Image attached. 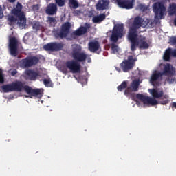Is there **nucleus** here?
Segmentation results:
<instances>
[{
	"label": "nucleus",
	"mask_w": 176,
	"mask_h": 176,
	"mask_svg": "<svg viewBox=\"0 0 176 176\" xmlns=\"http://www.w3.org/2000/svg\"><path fill=\"white\" fill-rule=\"evenodd\" d=\"M72 57L74 60L67 61L65 66L72 74H80L81 68L80 63H86L87 54L82 52V47L80 45L75 44L72 47Z\"/></svg>",
	"instance_id": "nucleus-1"
},
{
	"label": "nucleus",
	"mask_w": 176,
	"mask_h": 176,
	"mask_svg": "<svg viewBox=\"0 0 176 176\" xmlns=\"http://www.w3.org/2000/svg\"><path fill=\"white\" fill-rule=\"evenodd\" d=\"M12 13L14 16H10L8 17V21H10L11 24L17 23L18 19V24L19 27H25L27 24V18H25V14H24V12L23 11V5L18 2L16 5V8L12 9Z\"/></svg>",
	"instance_id": "nucleus-2"
},
{
	"label": "nucleus",
	"mask_w": 176,
	"mask_h": 176,
	"mask_svg": "<svg viewBox=\"0 0 176 176\" xmlns=\"http://www.w3.org/2000/svg\"><path fill=\"white\" fill-rule=\"evenodd\" d=\"M144 19L140 16L134 18L133 22L129 28L128 33V39L132 42V48H134L137 43V37L138 36V30L142 26Z\"/></svg>",
	"instance_id": "nucleus-3"
},
{
	"label": "nucleus",
	"mask_w": 176,
	"mask_h": 176,
	"mask_svg": "<svg viewBox=\"0 0 176 176\" xmlns=\"http://www.w3.org/2000/svg\"><path fill=\"white\" fill-rule=\"evenodd\" d=\"M136 62V57L129 56L127 59H124L122 63H120V67H116V69L118 72H120L121 69L123 72H130V71L135 67Z\"/></svg>",
	"instance_id": "nucleus-4"
},
{
	"label": "nucleus",
	"mask_w": 176,
	"mask_h": 176,
	"mask_svg": "<svg viewBox=\"0 0 176 176\" xmlns=\"http://www.w3.org/2000/svg\"><path fill=\"white\" fill-rule=\"evenodd\" d=\"M136 98L142 101L144 105H151L152 107H155V105H157L158 104H161L162 105L168 104V100H160L158 102L155 98L146 96L141 94H137Z\"/></svg>",
	"instance_id": "nucleus-5"
},
{
	"label": "nucleus",
	"mask_w": 176,
	"mask_h": 176,
	"mask_svg": "<svg viewBox=\"0 0 176 176\" xmlns=\"http://www.w3.org/2000/svg\"><path fill=\"white\" fill-rule=\"evenodd\" d=\"M166 6L163 2H156L153 6V11L156 20H163L166 16Z\"/></svg>",
	"instance_id": "nucleus-6"
},
{
	"label": "nucleus",
	"mask_w": 176,
	"mask_h": 176,
	"mask_svg": "<svg viewBox=\"0 0 176 176\" xmlns=\"http://www.w3.org/2000/svg\"><path fill=\"white\" fill-rule=\"evenodd\" d=\"M71 23L65 22L61 25L60 30H56L54 32V37L56 39H64V38H67L69 34V31H71Z\"/></svg>",
	"instance_id": "nucleus-7"
},
{
	"label": "nucleus",
	"mask_w": 176,
	"mask_h": 176,
	"mask_svg": "<svg viewBox=\"0 0 176 176\" xmlns=\"http://www.w3.org/2000/svg\"><path fill=\"white\" fill-rule=\"evenodd\" d=\"M123 30H124L123 24H117L114 25L111 36V42L116 43V42L119 41V38H122L123 36Z\"/></svg>",
	"instance_id": "nucleus-8"
},
{
	"label": "nucleus",
	"mask_w": 176,
	"mask_h": 176,
	"mask_svg": "<svg viewBox=\"0 0 176 176\" xmlns=\"http://www.w3.org/2000/svg\"><path fill=\"white\" fill-rule=\"evenodd\" d=\"M131 42V52H135L137 50V47H140V49H149V44L146 42V38L142 36H140V38L138 39V34L136 37V45H135L134 47L133 48V42Z\"/></svg>",
	"instance_id": "nucleus-9"
},
{
	"label": "nucleus",
	"mask_w": 176,
	"mask_h": 176,
	"mask_svg": "<svg viewBox=\"0 0 176 176\" xmlns=\"http://www.w3.org/2000/svg\"><path fill=\"white\" fill-rule=\"evenodd\" d=\"M64 44L63 43L52 42L43 45V49L46 52H60L63 50Z\"/></svg>",
	"instance_id": "nucleus-10"
},
{
	"label": "nucleus",
	"mask_w": 176,
	"mask_h": 176,
	"mask_svg": "<svg viewBox=\"0 0 176 176\" xmlns=\"http://www.w3.org/2000/svg\"><path fill=\"white\" fill-rule=\"evenodd\" d=\"M90 27H91V25H90L89 23H85V26H80L77 30L71 34L72 38H73V39H76L78 36H82V35L87 34Z\"/></svg>",
	"instance_id": "nucleus-11"
},
{
	"label": "nucleus",
	"mask_w": 176,
	"mask_h": 176,
	"mask_svg": "<svg viewBox=\"0 0 176 176\" xmlns=\"http://www.w3.org/2000/svg\"><path fill=\"white\" fill-rule=\"evenodd\" d=\"M39 63V58L36 56H28L21 60V65L24 68H30L36 65Z\"/></svg>",
	"instance_id": "nucleus-12"
},
{
	"label": "nucleus",
	"mask_w": 176,
	"mask_h": 176,
	"mask_svg": "<svg viewBox=\"0 0 176 176\" xmlns=\"http://www.w3.org/2000/svg\"><path fill=\"white\" fill-rule=\"evenodd\" d=\"M14 86V91H18L21 93V91H25L28 90L29 85H27L25 81L16 80L12 82Z\"/></svg>",
	"instance_id": "nucleus-13"
},
{
	"label": "nucleus",
	"mask_w": 176,
	"mask_h": 176,
	"mask_svg": "<svg viewBox=\"0 0 176 176\" xmlns=\"http://www.w3.org/2000/svg\"><path fill=\"white\" fill-rule=\"evenodd\" d=\"M163 78V73L157 71H155L151 76L150 83L153 86H160V80Z\"/></svg>",
	"instance_id": "nucleus-14"
},
{
	"label": "nucleus",
	"mask_w": 176,
	"mask_h": 176,
	"mask_svg": "<svg viewBox=\"0 0 176 176\" xmlns=\"http://www.w3.org/2000/svg\"><path fill=\"white\" fill-rule=\"evenodd\" d=\"M19 47V41H17V38L16 37H12L10 38V52L11 56L14 57H16L18 54L17 47Z\"/></svg>",
	"instance_id": "nucleus-15"
},
{
	"label": "nucleus",
	"mask_w": 176,
	"mask_h": 176,
	"mask_svg": "<svg viewBox=\"0 0 176 176\" xmlns=\"http://www.w3.org/2000/svg\"><path fill=\"white\" fill-rule=\"evenodd\" d=\"M88 50L91 53H97V52H99L100 53L101 52L100 42L97 40L89 41L88 43Z\"/></svg>",
	"instance_id": "nucleus-16"
},
{
	"label": "nucleus",
	"mask_w": 176,
	"mask_h": 176,
	"mask_svg": "<svg viewBox=\"0 0 176 176\" xmlns=\"http://www.w3.org/2000/svg\"><path fill=\"white\" fill-rule=\"evenodd\" d=\"M27 94L32 96V97H37L38 98H42L43 97V89H32V87H28Z\"/></svg>",
	"instance_id": "nucleus-17"
},
{
	"label": "nucleus",
	"mask_w": 176,
	"mask_h": 176,
	"mask_svg": "<svg viewBox=\"0 0 176 176\" xmlns=\"http://www.w3.org/2000/svg\"><path fill=\"white\" fill-rule=\"evenodd\" d=\"M39 76V72L32 69H26L24 72L23 77L29 80H36V78Z\"/></svg>",
	"instance_id": "nucleus-18"
},
{
	"label": "nucleus",
	"mask_w": 176,
	"mask_h": 176,
	"mask_svg": "<svg viewBox=\"0 0 176 176\" xmlns=\"http://www.w3.org/2000/svg\"><path fill=\"white\" fill-rule=\"evenodd\" d=\"M109 0H99L96 5V10H107L109 8Z\"/></svg>",
	"instance_id": "nucleus-19"
},
{
	"label": "nucleus",
	"mask_w": 176,
	"mask_h": 176,
	"mask_svg": "<svg viewBox=\"0 0 176 176\" xmlns=\"http://www.w3.org/2000/svg\"><path fill=\"white\" fill-rule=\"evenodd\" d=\"M133 2H134V0H132L131 1L127 0H122L118 1L117 3L118 6L120 8H122V9H133L134 6Z\"/></svg>",
	"instance_id": "nucleus-20"
},
{
	"label": "nucleus",
	"mask_w": 176,
	"mask_h": 176,
	"mask_svg": "<svg viewBox=\"0 0 176 176\" xmlns=\"http://www.w3.org/2000/svg\"><path fill=\"white\" fill-rule=\"evenodd\" d=\"M45 12L49 16H54L57 13V5L53 3L48 4Z\"/></svg>",
	"instance_id": "nucleus-21"
},
{
	"label": "nucleus",
	"mask_w": 176,
	"mask_h": 176,
	"mask_svg": "<svg viewBox=\"0 0 176 176\" xmlns=\"http://www.w3.org/2000/svg\"><path fill=\"white\" fill-rule=\"evenodd\" d=\"M163 75H175V68L171 65L170 63H166L164 66Z\"/></svg>",
	"instance_id": "nucleus-22"
},
{
	"label": "nucleus",
	"mask_w": 176,
	"mask_h": 176,
	"mask_svg": "<svg viewBox=\"0 0 176 176\" xmlns=\"http://www.w3.org/2000/svg\"><path fill=\"white\" fill-rule=\"evenodd\" d=\"M140 88V79L133 80L129 86H128V89L131 90V91L137 92L138 91V89Z\"/></svg>",
	"instance_id": "nucleus-23"
},
{
	"label": "nucleus",
	"mask_w": 176,
	"mask_h": 176,
	"mask_svg": "<svg viewBox=\"0 0 176 176\" xmlns=\"http://www.w3.org/2000/svg\"><path fill=\"white\" fill-rule=\"evenodd\" d=\"M149 93L153 97V98H160L164 94L163 91H157L156 89H148Z\"/></svg>",
	"instance_id": "nucleus-24"
},
{
	"label": "nucleus",
	"mask_w": 176,
	"mask_h": 176,
	"mask_svg": "<svg viewBox=\"0 0 176 176\" xmlns=\"http://www.w3.org/2000/svg\"><path fill=\"white\" fill-rule=\"evenodd\" d=\"M1 89L4 93H12V91H14L13 82H12L11 84L3 85L1 87Z\"/></svg>",
	"instance_id": "nucleus-25"
},
{
	"label": "nucleus",
	"mask_w": 176,
	"mask_h": 176,
	"mask_svg": "<svg viewBox=\"0 0 176 176\" xmlns=\"http://www.w3.org/2000/svg\"><path fill=\"white\" fill-rule=\"evenodd\" d=\"M107 16L105 14H100V15H97L93 17L92 21L93 23H101V21H104Z\"/></svg>",
	"instance_id": "nucleus-26"
},
{
	"label": "nucleus",
	"mask_w": 176,
	"mask_h": 176,
	"mask_svg": "<svg viewBox=\"0 0 176 176\" xmlns=\"http://www.w3.org/2000/svg\"><path fill=\"white\" fill-rule=\"evenodd\" d=\"M172 52H171V48H168L166 50L163 59L164 61H170V59L171 58Z\"/></svg>",
	"instance_id": "nucleus-27"
},
{
	"label": "nucleus",
	"mask_w": 176,
	"mask_h": 176,
	"mask_svg": "<svg viewBox=\"0 0 176 176\" xmlns=\"http://www.w3.org/2000/svg\"><path fill=\"white\" fill-rule=\"evenodd\" d=\"M69 5L73 9L79 8V3L76 0H69Z\"/></svg>",
	"instance_id": "nucleus-28"
},
{
	"label": "nucleus",
	"mask_w": 176,
	"mask_h": 176,
	"mask_svg": "<svg viewBox=\"0 0 176 176\" xmlns=\"http://www.w3.org/2000/svg\"><path fill=\"white\" fill-rule=\"evenodd\" d=\"M127 83H128V81L126 80V81H123L120 85H119L118 87H117V89L118 91H123V90H124L125 89H127Z\"/></svg>",
	"instance_id": "nucleus-29"
},
{
	"label": "nucleus",
	"mask_w": 176,
	"mask_h": 176,
	"mask_svg": "<svg viewBox=\"0 0 176 176\" xmlns=\"http://www.w3.org/2000/svg\"><path fill=\"white\" fill-rule=\"evenodd\" d=\"M47 23H49V24H50V25L54 26L55 24H57V21L56 20V18H54V17L48 16Z\"/></svg>",
	"instance_id": "nucleus-30"
},
{
	"label": "nucleus",
	"mask_w": 176,
	"mask_h": 176,
	"mask_svg": "<svg viewBox=\"0 0 176 176\" xmlns=\"http://www.w3.org/2000/svg\"><path fill=\"white\" fill-rule=\"evenodd\" d=\"M111 50L114 54L119 53V47L115 43L111 44Z\"/></svg>",
	"instance_id": "nucleus-31"
},
{
	"label": "nucleus",
	"mask_w": 176,
	"mask_h": 176,
	"mask_svg": "<svg viewBox=\"0 0 176 176\" xmlns=\"http://www.w3.org/2000/svg\"><path fill=\"white\" fill-rule=\"evenodd\" d=\"M138 9L141 10V12H146V10H148V6L145 4H139L138 6Z\"/></svg>",
	"instance_id": "nucleus-32"
},
{
	"label": "nucleus",
	"mask_w": 176,
	"mask_h": 176,
	"mask_svg": "<svg viewBox=\"0 0 176 176\" xmlns=\"http://www.w3.org/2000/svg\"><path fill=\"white\" fill-rule=\"evenodd\" d=\"M43 83L46 87H52V80H50V78H44Z\"/></svg>",
	"instance_id": "nucleus-33"
},
{
	"label": "nucleus",
	"mask_w": 176,
	"mask_h": 176,
	"mask_svg": "<svg viewBox=\"0 0 176 176\" xmlns=\"http://www.w3.org/2000/svg\"><path fill=\"white\" fill-rule=\"evenodd\" d=\"M34 30H41L42 28V25L40 22H34L33 23Z\"/></svg>",
	"instance_id": "nucleus-34"
},
{
	"label": "nucleus",
	"mask_w": 176,
	"mask_h": 176,
	"mask_svg": "<svg viewBox=\"0 0 176 176\" xmlns=\"http://www.w3.org/2000/svg\"><path fill=\"white\" fill-rule=\"evenodd\" d=\"M56 3L59 6L60 8H63L64 5H65V0H55Z\"/></svg>",
	"instance_id": "nucleus-35"
},
{
	"label": "nucleus",
	"mask_w": 176,
	"mask_h": 176,
	"mask_svg": "<svg viewBox=\"0 0 176 176\" xmlns=\"http://www.w3.org/2000/svg\"><path fill=\"white\" fill-rule=\"evenodd\" d=\"M5 82V78H3V74L2 69H0V83H3Z\"/></svg>",
	"instance_id": "nucleus-36"
},
{
	"label": "nucleus",
	"mask_w": 176,
	"mask_h": 176,
	"mask_svg": "<svg viewBox=\"0 0 176 176\" xmlns=\"http://www.w3.org/2000/svg\"><path fill=\"white\" fill-rule=\"evenodd\" d=\"M170 43H171V45H176V37H170Z\"/></svg>",
	"instance_id": "nucleus-37"
},
{
	"label": "nucleus",
	"mask_w": 176,
	"mask_h": 176,
	"mask_svg": "<svg viewBox=\"0 0 176 176\" xmlns=\"http://www.w3.org/2000/svg\"><path fill=\"white\" fill-rule=\"evenodd\" d=\"M132 92L131 90H130L129 89V87L126 88V89H125L124 92V94L125 96H129L130 93Z\"/></svg>",
	"instance_id": "nucleus-38"
},
{
	"label": "nucleus",
	"mask_w": 176,
	"mask_h": 176,
	"mask_svg": "<svg viewBox=\"0 0 176 176\" xmlns=\"http://www.w3.org/2000/svg\"><path fill=\"white\" fill-rule=\"evenodd\" d=\"M17 69H13L11 72V76H16V75H17Z\"/></svg>",
	"instance_id": "nucleus-39"
},
{
	"label": "nucleus",
	"mask_w": 176,
	"mask_h": 176,
	"mask_svg": "<svg viewBox=\"0 0 176 176\" xmlns=\"http://www.w3.org/2000/svg\"><path fill=\"white\" fill-rule=\"evenodd\" d=\"M60 71L63 73V74H67V67L63 66L60 67Z\"/></svg>",
	"instance_id": "nucleus-40"
},
{
	"label": "nucleus",
	"mask_w": 176,
	"mask_h": 176,
	"mask_svg": "<svg viewBox=\"0 0 176 176\" xmlns=\"http://www.w3.org/2000/svg\"><path fill=\"white\" fill-rule=\"evenodd\" d=\"M172 57H176V49L173 50L171 49Z\"/></svg>",
	"instance_id": "nucleus-41"
},
{
	"label": "nucleus",
	"mask_w": 176,
	"mask_h": 176,
	"mask_svg": "<svg viewBox=\"0 0 176 176\" xmlns=\"http://www.w3.org/2000/svg\"><path fill=\"white\" fill-rule=\"evenodd\" d=\"M3 18V12H2V7L0 6V19Z\"/></svg>",
	"instance_id": "nucleus-42"
},
{
	"label": "nucleus",
	"mask_w": 176,
	"mask_h": 176,
	"mask_svg": "<svg viewBox=\"0 0 176 176\" xmlns=\"http://www.w3.org/2000/svg\"><path fill=\"white\" fill-rule=\"evenodd\" d=\"M33 9L34 10H39V6H38V5H34L33 6Z\"/></svg>",
	"instance_id": "nucleus-43"
},
{
	"label": "nucleus",
	"mask_w": 176,
	"mask_h": 176,
	"mask_svg": "<svg viewBox=\"0 0 176 176\" xmlns=\"http://www.w3.org/2000/svg\"><path fill=\"white\" fill-rule=\"evenodd\" d=\"M172 108H175V109H176V102H173L172 103Z\"/></svg>",
	"instance_id": "nucleus-44"
},
{
	"label": "nucleus",
	"mask_w": 176,
	"mask_h": 176,
	"mask_svg": "<svg viewBox=\"0 0 176 176\" xmlns=\"http://www.w3.org/2000/svg\"><path fill=\"white\" fill-rule=\"evenodd\" d=\"M8 2L10 3H14V2H16V0H8Z\"/></svg>",
	"instance_id": "nucleus-45"
},
{
	"label": "nucleus",
	"mask_w": 176,
	"mask_h": 176,
	"mask_svg": "<svg viewBox=\"0 0 176 176\" xmlns=\"http://www.w3.org/2000/svg\"><path fill=\"white\" fill-rule=\"evenodd\" d=\"M88 63H91V58H89V60H88Z\"/></svg>",
	"instance_id": "nucleus-46"
},
{
	"label": "nucleus",
	"mask_w": 176,
	"mask_h": 176,
	"mask_svg": "<svg viewBox=\"0 0 176 176\" xmlns=\"http://www.w3.org/2000/svg\"><path fill=\"white\" fill-rule=\"evenodd\" d=\"M120 1H123V0H116V2L118 3V2Z\"/></svg>",
	"instance_id": "nucleus-47"
},
{
	"label": "nucleus",
	"mask_w": 176,
	"mask_h": 176,
	"mask_svg": "<svg viewBox=\"0 0 176 176\" xmlns=\"http://www.w3.org/2000/svg\"><path fill=\"white\" fill-rule=\"evenodd\" d=\"M171 82H174V79H171Z\"/></svg>",
	"instance_id": "nucleus-48"
}]
</instances>
